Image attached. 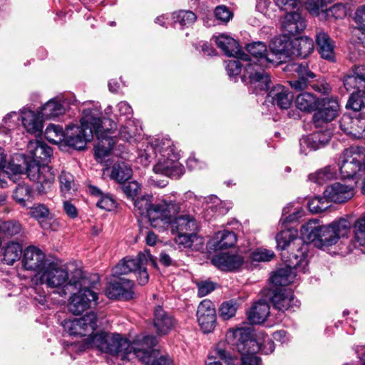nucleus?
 <instances>
[{
	"mask_svg": "<svg viewBox=\"0 0 365 365\" xmlns=\"http://www.w3.org/2000/svg\"><path fill=\"white\" fill-rule=\"evenodd\" d=\"M86 348H95L111 356H120L123 361L136 359L145 365H173L168 356H158V353L153 348L157 344L155 336L146 335L138 336L133 343L118 333L101 331L86 338Z\"/></svg>",
	"mask_w": 365,
	"mask_h": 365,
	"instance_id": "1",
	"label": "nucleus"
},
{
	"mask_svg": "<svg viewBox=\"0 0 365 365\" xmlns=\"http://www.w3.org/2000/svg\"><path fill=\"white\" fill-rule=\"evenodd\" d=\"M150 263L154 268L158 267L155 257L146 250L140 252L136 258L126 257L117 264L112 269L113 275L118 277L111 281L106 289V294L109 299H123L125 300L133 298L134 283L133 281L119 277L120 275L133 272L138 284L145 285L148 282L149 274L145 267Z\"/></svg>",
	"mask_w": 365,
	"mask_h": 365,
	"instance_id": "2",
	"label": "nucleus"
},
{
	"mask_svg": "<svg viewBox=\"0 0 365 365\" xmlns=\"http://www.w3.org/2000/svg\"><path fill=\"white\" fill-rule=\"evenodd\" d=\"M99 109L86 108L82 112L81 125H68L63 131L62 126L50 123L46 128L45 137L51 135L62 137H108L117 129L116 123L110 118H101Z\"/></svg>",
	"mask_w": 365,
	"mask_h": 365,
	"instance_id": "3",
	"label": "nucleus"
},
{
	"mask_svg": "<svg viewBox=\"0 0 365 365\" xmlns=\"http://www.w3.org/2000/svg\"><path fill=\"white\" fill-rule=\"evenodd\" d=\"M27 150L33 160L27 163L26 174L28 178L38 183L37 191L39 194L47 193L51 188L55 175L52 168L47 164H40V162H47L53 156L52 148L42 138H34L29 140Z\"/></svg>",
	"mask_w": 365,
	"mask_h": 365,
	"instance_id": "4",
	"label": "nucleus"
},
{
	"mask_svg": "<svg viewBox=\"0 0 365 365\" xmlns=\"http://www.w3.org/2000/svg\"><path fill=\"white\" fill-rule=\"evenodd\" d=\"M351 224L346 219H340L329 225H322L319 220H311L304 224L300 230L302 240L312 242L319 249L335 245L339 239L348 237Z\"/></svg>",
	"mask_w": 365,
	"mask_h": 365,
	"instance_id": "5",
	"label": "nucleus"
},
{
	"mask_svg": "<svg viewBox=\"0 0 365 365\" xmlns=\"http://www.w3.org/2000/svg\"><path fill=\"white\" fill-rule=\"evenodd\" d=\"M40 284L48 288L57 289L61 296L71 294L85 284L83 273L80 269L75 270L71 277L67 270L54 262H50L39 273Z\"/></svg>",
	"mask_w": 365,
	"mask_h": 365,
	"instance_id": "6",
	"label": "nucleus"
},
{
	"mask_svg": "<svg viewBox=\"0 0 365 365\" xmlns=\"http://www.w3.org/2000/svg\"><path fill=\"white\" fill-rule=\"evenodd\" d=\"M227 343L241 354L242 365H259L261 359L256 353L261 349L252 337L250 327L229 329L226 334Z\"/></svg>",
	"mask_w": 365,
	"mask_h": 365,
	"instance_id": "7",
	"label": "nucleus"
},
{
	"mask_svg": "<svg viewBox=\"0 0 365 365\" xmlns=\"http://www.w3.org/2000/svg\"><path fill=\"white\" fill-rule=\"evenodd\" d=\"M161 140V144H154L155 146H161V149L153 170L156 174L178 178L184 173V167L179 162L180 152L173 144L170 138Z\"/></svg>",
	"mask_w": 365,
	"mask_h": 365,
	"instance_id": "8",
	"label": "nucleus"
},
{
	"mask_svg": "<svg viewBox=\"0 0 365 365\" xmlns=\"http://www.w3.org/2000/svg\"><path fill=\"white\" fill-rule=\"evenodd\" d=\"M307 252L306 245L301 247L299 255H289L287 252H282V259L286 267L274 273L270 278L271 282L275 286L280 287H285L293 282L297 270L304 272V268L307 265Z\"/></svg>",
	"mask_w": 365,
	"mask_h": 365,
	"instance_id": "9",
	"label": "nucleus"
},
{
	"mask_svg": "<svg viewBox=\"0 0 365 365\" xmlns=\"http://www.w3.org/2000/svg\"><path fill=\"white\" fill-rule=\"evenodd\" d=\"M180 210V205L175 202L163 200L153 205L148 218L153 227L161 228L170 225Z\"/></svg>",
	"mask_w": 365,
	"mask_h": 365,
	"instance_id": "10",
	"label": "nucleus"
},
{
	"mask_svg": "<svg viewBox=\"0 0 365 365\" xmlns=\"http://www.w3.org/2000/svg\"><path fill=\"white\" fill-rule=\"evenodd\" d=\"M364 156L354 148L346 149L340 156L338 167L342 178L353 179L363 173Z\"/></svg>",
	"mask_w": 365,
	"mask_h": 365,
	"instance_id": "11",
	"label": "nucleus"
},
{
	"mask_svg": "<svg viewBox=\"0 0 365 365\" xmlns=\"http://www.w3.org/2000/svg\"><path fill=\"white\" fill-rule=\"evenodd\" d=\"M64 331L69 335L91 336L97 327V316L95 312L80 317L65 320L63 324Z\"/></svg>",
	"mask_w": 365,
	"mask_h": 365,
	"instance_id": "12",
	"label": "nucleus"
},
{
	"mask_svg": "<svg viewBox=\"0 0 365 365\" xmlns=\"http://www.w3.org/2000/svg\"><path fill=\"white\" fill-rule=\"evenodd\" d=\"M86 286V279H85V284L76 289L78 291L77 293H73L70 297L68 307L73 314H81L97 304V294Z\"/></svg>",
	"mask_w": 365,
	"mask_h": 365,
	"instance_id": "13",
	"label": "nucleus"
},
{
	"mask_svg": "<svg viewBox=\"0 0 365 365\" xmlns=\"http://www.w3.org/2000/svg\"><path fill=\"white\" fill-rule=\"evenodd\" d=\"M339 104L335 98L319 99L318 108L312 117L316 128L322 127L324 124L334 120L339 115Z\"/></svg>",
	"mask_w": 365,
	"mask_h": 365,
	"instance_id": "14",
	"label": "nucleus"
},
{
	"mask_svg": "<svg viewBox=\"0 0 365 365\" xmlns=\"http://www.w3.org/2000/svg\"><path fill=\"white\" fill-rule=\"evenodd\" d=\"M264 66H254L252 63L245 66V73L242 79L249 83L256 93L258 91H267L271 83L270 76L263 68Z\"/></svg>",
	"mask_w": 365,
	"mask_h": 365,
	"instance_id": "15",
	"label": "nucleus"
},
{
	"mask_svg": "<svg viewBox=\"0 0 365 365\" xmlns=\"http://www.w3.org/2000/svg\"><path fill=\"white\" fill-rule=\"evenodd\" d=\"M49 262L45 254L35 246H29L24 252L22 264L26 270L41 273Z\"/></svg>",
	"mask_w": 365,
	"mask_h": 365,
	"instance_id": "16",
	"label": "nucleus"
},
{
	"mask_svg": "<svg viewBox=\"0 0 365 365\" xmlns=\"http://www.w3.org/2000/svg\"><path fill=\"white\" fill-rule=\"evenodd\" d=\"M197 317L199 325L205 333L212 331L216 322V312L214 304L205 299L200 302L197 310Z\"/></svg>",
	"mask_w": 365,
	"mask_h": 365,
	"instance_id": "17",
	"label": "nucleus"
},
{
	"mask_svg": "<svg viewBox=\"0 0 365 365\" xmlns=\"http://www.w3.org/2000/svg\"><path fill=\"white\" fill-rule=\"evenodd\" d=\"M272 302L276 309L282 312L299 307V302L294 298L293 291L289 288H276L273 291Z\"/></svg>",
	"mask_w": 365,
	"mask_h": 365,
	"instance_id": "18",
	"label": "nucleus"
},
{
	"mask_svg": "<svg viewBox=\"0 0 365 365\" xmlns=\"http://www.w3.org/2000/svg\"><path fill=\"white\" fill-rule=\"evenodd\" d=\"M354 183L334 182L324 191V197L329 201L341 203L354 196Z\"/></svg>",
	"mask_w": 365,
	"mask_h": 365,
	"instance_id": "19",
	"label": "nucleus"
},
{
	"mask_svg": "<svg viewBox=\"0 0 365 365\" xmlns=\"http://www.w3.org/2000/svg\"><path fill=\"white\" fill-rule=\"evenodd\" d=\"M21 118L22 125L29 134L41 137L43 124V117L38 110L35 113L29 108H24L21 110Z\"/></svg>",
	"mask_w": 365,
	"mask_h": 365,
	"instance_id": "20",
	"label": "nucleus"
},
{
	"mask_svg": "<svg viewBox=\"0 0 365 365\" xmlns=\"http://www.w3.org/2000/svg\"><path fill=\"white\" fill-rule=\"evenodd\" d=\"M247 51L252 57L247 55V59H241L247 64L252 63L255 66H266L268 63L274 62L273 59L269 58L267 55V46L262 41L253 42L247 46Z\"/></svg>",
	"mask_w": 365,
	"mask_h": 365,
	"instance_id": "21",
	"label": "nucleus"
},
{
	"mask_svg": "<svg viewBox=\"0 0 365 365\" xmlns=\"http://www.w3.org/2000/svg\"><path fill=\"white\" fill-rule=\"evenodd\" d=\"M294 71L297 73L298 78L289 81V83L294 91H301L308 87L311 81L316 77V75L310 71L306 62L294 64Z\"/></svg>",
	"mask_w": 365,
	"mask_h": 365,
	"instance_id": "22",
	"label": "nucleus"
},
{
	"mask_svg": "<svg viewBox=\"0 0 365 365\" xmlns=\"http://www.w3.org/2000/svg\"><path fill=\"white\" fill-rule=\"evenodd\" d=\"M150 140L143 143V145L139 148L138 155L136 158V162L140 163L142 166H148L153 156H158L160 153L161 146H155L154 144H161V138H146Z\"/></svg>",
	"mask_w": 365,
	"mask_h": 365,
	"instance_id": "23",
	"label": "nucleus"
},
{
	"mask_svg": "<svg viewBox=\"0 0 365 365\" xmlns=\"http://www.w3.org/2000/svg\"><path fill=\"white\" fill-rule=\"evenodd\" d=\"M215 42L227 56L247 59L246 53L240 49L238 42L233 38L221 34L215 37Z\"/></svg>",
	"mask_w": 365,
	"mask_h": 365,
	"instance_id": "24",
	"label": "nucleus"
},
{
	"mask_svg": "<svg viewBox=\"0 0 365 365\" xmlns=\"http://www.w3.org/2000/svg\"><path fill=\"white\" fill-rule=\"evenodd\" d=\"M244 259L239 255L223 253L214 256L212 263L222 271H233L241 267Z\"/></svg>",
	"mask_w": 365,
	"mask_h": 365,
	"instance_id": "25",
	"label": "nucleus"
},
{
	"mask_svg": "<svg viewBox=\"0 0 365 365\" xmlns=\"http://www.w3.org/2000/svg\"><path fill=\"white\" fill-rule=\"evenodd\" d=\"M173 317L165 312L160 306L155 307L153 325L158 335L167 334L175 326Z\"/></svg>",
	"mask_w": 365,
	"mask_h": 365,
	"instance_id": "26",
	"label": "nucleus"
},
{
	"mask_svg": "<svg viewBox=\"0 0 365 365\" xmlns=\"http://www.w3.org/2000/svg\"><path fill=\"white\" fill-rule=\"evenodd\" d=\"M170 225L173 233L195 232L197 229L196 220L187 214L176 215Z\"/></svg>",
	"mask_w": 365,
	"mask_h": 365,
	"instance_id": "27",
	"label": "nucleus"
},
{
	"mask_svg": "<svg viewBox=\"0 0 365 365\" xmlns=\"http://www.w3.org/2000/svg\"><path fill=\"white\" fill-rule=\"evenodd\" d=\"M282 27L287 34L294 36L305 29L306 23L300 13L292 11L286 14Z\"/></svg>",
	"mask_w": 365,
	"mask_h": 365,
	"instance_id": "28",
	"label": "nucleus"
},
{
	"mask_svg": "<svg viewBox=\"0 0 365 365\" xmlns=\"http://www.w3.org/2000/svg\"><path fill=\"white\" fill-rule=\"evenodd\" d=\"M316 43L321 57L334 61L335 59L334 43L329 36L324 31L318 32L316 35Z\"/></svg>",
	"mask_w": 365,
	"mask_h": 365,
	"instance_id": "29",
	"label": "nucleus"
},
{
	"mask_svg": "<svg viewBox=\"0 0 365 365\" xmlns=\"http://www.w3.org/2000/svg\"><path fill=\"white\" fill-rule=\"evenodd\" d=\"M272 103L281 109H288L292 102L293 95L289 90L281 85L274 86L268 93Z\"/></svg>",
	"mask_w": 365,
	"mask_h": 365,
	"instance_id": "30",
	"label": "nucleus"
},
{
	"mask_svg": "<svg viewBox=\"0 0 365 365\" xmlns=\"http://www.w3.org/2000/svg\"><path fill=\"white\" fill-rule=\"evenodd\" d=\"M314 45L312 38L302 36L292 40L291 56L307 58L314 51Z\"/></svg>",
	"mask_w": 365,
	"mask_h": 365,
	"instance_id": "31",
	"label": "nucleus"
},
{
	"mask_svg": "<svg viewBox=\"0 0 365 365\" xmlns=\"http://www.w3.org/2000/svg\"><path fill=\"white\" fill-rule=\"evenodd\" d=\"M297 232L294 229H287L281 231L276 236V241L277 244V247L280 249L282 252H287L289 255H294V253H289L287 248L291 246V244L293 241L297 240ZM301 246L297 249V253H294V255H299L301 247L304 245H306L308 248V245L306 243H302L300 240H299Z\"/></svg>",
	"mask_w": 365,
	"mask_h": 365,
	"instance_id": "32",
	"label": "nucleus"
},
{
	"mask_svg": "<svg viewBox=\"0 0 365 365\" xmlns=\"http://www.w3.org/2000/svg\"><path fill=\"white\" fill-rule=\"evenodd\" d=\"M236 242L237 236L233 232L222 230L215 234L210 243L214 250H220L234 246Z\"/></svg>",
	"mask_w": 365,
	"mask_h": 365,
	"instance_id": "33",
	"label": "nucleus"
},
{
	"mask_svg": "<svg viewBox=\"0 0 365 365\" xmlns=\"http://www.w3.org/2000/svg\"><path fill=\"white\" fill-rule=\"evenodd\" d=\"M269 305L267 302H255L247 313V319L252 324L263 323L269 314Z\"/></svg>",
	"mask_w": 365,
	"mask_h": 365,
	"instance_id": "34",
	"label": "nucleus"
},
{
	"mask_svg": "<svg viewBox=\"0 0 365 365\" xmlns=\"http://www.w3.org/2000/svg\"><path fill=\"white\" fill-rule=\"evenodd\" d=\"M292 41L286 35L275 37L269 44L271 52L275 56H291Z\"/></svg>",
	"mask_w": 365,
	"mask_h": 365,
	"instance_id": "35",
	"label": "nucleus"
},
{
	"mask_svg": "<svg viewBox=\"0 0 365 365\" xmlns=\"http://www.w3.org/2000/svg\"><path fill=\"white\" fill-rule=\"evenodd\" d=\"M20 162L24 164L25 160L21 155L15 154L9 163L6 162L4 170H2V174L7 175L11 180L15 182L17 180V176L22 174L24 170V168Z\"/></svg>",
	"mask_w": 365,
	"mask_h": 365,
	"instance_id": "36",
	"label": "nucleus"
},
{
	"mask_svg": "<svg viewBox=\"0 0 365 365\" xmlns=\"http://www.w3.org/2000/svg\"><path fill=\"white\" fill-rule=\"evenodd\" d=\"M319 99L314 94L304 92L296 98V106L303 112L311 113L314 111L319 106Z\"/></svg>",
	"mask_w": 365,
	"mask_h": 365,
	"instance_id": "37",
	"label": "nucleus"
},
{
	"mask_svg": "<svg viewBox=\"0 0 365 365\" xmlns=\"http://www.w3.org/2000/svg\"><path fill=\"white\" fill-rule=\"evenodd\" d=\"M51 143L58 144L61 150L68 152L71 149L76 150H83L86 144L91 142L89 138H58V140L52 139Z\"/></svg>",
	"mask_w": 365,
	"mask_h": 365,
	"instance_id": "38",
	"label": "nucleus"
},
{
	"mask_svg": "<svg viewBox=\"0 0 365 365\" xmlns=\"http://www.w3.org/2000/svg\"><path fill=\"white\" fill-rule=\"evenodd\" d=\"M115 143V138H98V142L94 145L96 160L103 163L104 158L110 154Z\"/></svg>",
	"mask_w": 365,
	"mask_h": 365,
	"instance_id": "39",
	"label": "nucleus"
},
{
	"mask_svg": "<svg viewBox=\"0 0 365 365\" xmlns=\"http://www.w3.org/2000/svg\"><path fill=\"white\" fill-rule=\"evenodd\" d=\"M38 111L41 114V117L51 119L63 114L65 108L59 101L53 98L46 103Z\"/></svg>",
	"mask_w": 365,
	"mask_h": 365,
	"instance_id": "40",
	"label": "nucleus"
},
{
	"mask_svg": "<svg viewBox=\"0 0 365 365\" xmlns=\"http://www.w3.org/2000/svg\"><path fill=\"white\" fill-rule=\"evenodd\" d=\"M22 255V247L16 242H9L3 250L4 261L7 264H13Z\"/></svg>",
	"mask_w": 365,
	"mask_h": 365,
	"instance_id": "41",
	"label": "nucleus"
},
{
	"mask_svg": "<svg viewBox=\"0 0 365 365\" xmlns=\"http://www.w3.org/2000/svg\"><path fill=\"white\" fill-rule=\"evenodd\" d=\"M175 26H179L180 29L188 28L197 19L196 14L189 10H180L173 14Z\"/></svg>",
	"mask_w": 365,
	"mask_h": 365,
	"instance_id": "42",
	"label": "nucleus"
},
{
	"mask_svg": "<svg viewBox=\"0 0 365 365\" xmlns=\"http://www.w3.org/2000/svg\"><path fill=\"white\" fill-rule=\"evenodd\" d=\"M329 143V138H323L322 140L319 138H300V152L307 155L311 151L324 148Z\"/></svg>",
	"mask_w": 365,
	"mask_h": 365,
	"instance_id": "43",
	"label": "nucleus"
},
{
	"mask_svg": "<svg viewBox=\"0 0 365 365\" xmlns=\"http://www.w3.org/2000/svg\"><path fill=\"white\" fill-rule=\"evenodd\" d=\"M132 169L125 162L115 163L111 170L110 177L118 182H124L132 176Z\"/></svg>",
	"mask_w": 365,
	"mask_h": 365,
	"instance_id": "44",
	"label": "nucleus"
},
{
	"mask_svg": "<svg viewBox=\"0 0 365 365\" xmlns=\"http://www.w3.org/2000/svg\"><path fill=\"white\" fill-rule=\"evenodd\" d=\"M29 213L31 217L36 219L42 228H48L46 220L49 217L50 210L46 205L43 204H36L31 207Z\"/></svg>",
	"mask_w": 365,
	"mask_h": 365,
	"instance_id": "45",
	"label": "nucleus"
},
{
	"mask_svg": "<svg viewBox=\"0 0 365 365\" xmlns=\"http://www.w3.org/2000/svg\"><path fill=\"white\" fill-rule=\"evenodd\" d=\"M334 169L331 166H326L316 173L309 175V179L319 185H322L331 180L335 176Z\"/></svg>",
	"mask_w": 365,
	"mask_h": 365,
	"instance_id": "46",
	"label": "nucleus"
},
{
	"mask_svg": "<svg viewBox=\"0 0 365 365\" xmlns=\"http://www.w3.org/2000/svg\"><path fill=\"white\" fill-rule=\"evenodd\" d=\"M13 197L16 202L25 207L26 202L31 198V187L25 184H19L14 190Z\"/></svg>",
	"mask_w": 365,
	"mask_h": 365,
	"instance_id": "47",
	"label": "nucleus"
},
{
	"mask_svg": "<svg viewBox=\"0 0 365 365\" xmlns=\"http://www.w3.org/2000/svg\"><path fill=\"white\" fill-rule=\"evenodd\" d=\"M353 232L355 242L359 246H365V214L354 222Z\"/></svg>",
	"mask_w": 365,
	"mask_h": 365,
	"instance_id": "48",
	"label": "nucleus"
},
{
	"mask_svg": "<svg viewBox=\"0 0 365 365\" xmlns=\"http://www.w3.org/2000/svg\"><path fill=\"white\" fill-rule=\"evenodd\" d=\"M21 225L16 221H2L0 223V235L4 237H13L19 234Z\"/></svg>",
	"mask_w": 365,
	"mask_h": 365,
	"instance_id": "49",
	"label": "nucleus"
},
{
	"mask_svg": "<svg viewBox=\"0 0 365 365\" xmlns=\"http://www.w3.org/2000/svg\"><path fill=\"white\" fill-rule=\"evenodd\" d=\"M303 214L304 210L301 207L298 206L294 208L292 204H289L284 207L282 210V220H283V223L294 222L302 217Z\"/></svg>",
	"mask_w": 365,
	"mask_h": 365,
	"instance_id": "50",
	"label": "nucleus"
},
{
	"mask_svg": "<svg viewBox=\"0 0 365 365\" xmlns=\"http://www.w3.org/2000/svg\"><path fill=\"white\" fill-rule=\"evenodd\" d=\"M59 182L61 191L64 195L76 190L74 178L69 173L62 171L59 175Z\"/></svg>",
	"mask_w": 365,
	"mask_h": 365,
	"instance_id": "51",
	"label": "nucleus"
},
{
	"mask_svg": "<svg viewBox=\"0 0 365 365\" xmlns=\"http://www.w3.org/2000/svg\"><path fill=\"white\" fill-rule=\"evenodd\" d=\"M153 205L152 196L150 195H143L134 201L135 209L140 215L148 217Z\"/></svg>",
	"mask_w": 365,
	"mask_h": 365,
	"instance_id": "52",
	"label": "nucleus"
},
{
	"mask_svg": "<svg viewBox=\"0 0 365 365\" xmlns=\"http://www.w3.org/2000/svg\"><path fill=\"white\" fill-rule=\"evenodd\" d=\"M13 117L19 119V117L16 112H11L6 115L3 120V125L0 126V135H8L10 136L18 135L19 133L16 131V128L15 124L10 121V119Z\"/></svg>",
	"mask_w": 365,
	"mask_h": 365,
	"instance_id": "53",
	"label": "nucleus"
},
{
	"mask_svg": "<svg viewBox=\"0 0 365 365\" xmlns=\"http://www.w3.org/2000/svg\"><path fill=\"white\" fill-rule=\"evenodd\" d=\"M365 106V94L362 92H353L346 104L347 108L359 111Z\"/></svg>",
	"mask_w": 365,
	"mask_h": 365,
	"instance_id": "54",
	"label": "nucleus"
},
{
	"mask_svg": "<svg viewBox=\"0 0 365 365\" xmlns=\"http://www.w3.org/2000/svg\"><path fill=\"white\" fill-rule=\"evenodd\" d=\"M208 208L218 212L220 215H225L231 208V203L222 202L217 196H212L210 197Z\"/></svg>",
	"mask_w": 365,
	"mask_h": 365,
	"instance_id": "55",
	"label": "nucleus"
},
{
	"mask_svg": "<svg viewBox=\"0 0 365 365\" xmlns=\"http://www.w3.org/2000/svg\"><path fill=\"white\" fill-rule=\"evenodd\" d=\"M329 202L325 197H315L309 201L308 207L312 213H320L329 207Z\"/></svg>",
	"mask_w": 365,
	"mask_h": 365,
	"instance_id": "56",
	"label": "nucleus"
},
{
	"mask_svg": "<svg viewBox=\"0 0 365 365\" xmlns=\"http://www.w3.org/2000/svg\"><path fill=\"white\" fill-rule=\"evenodd\" d=\"M237 309V303L232 300L223 302L219 309L220 316L227 320L234 317Z\"/></svg>",
	"mask_w": 365,
	"mask_h": 365,
	"instance_id": "57",
	"label": "nucleus"
},
{
	"mask_svg": "<svg viewBox=\"0 0 365 365\" xmlns=\"http://www.w3.org/2000/svg\"><path fill=\"white\" fill-rule=\"evenodd\" d=\"M142 127L140 122L128 121L125 127L120 130V134L123 137H137L141 135Z\"/></svg>",
	"mask_w": 365,
	"mask_h": 365,
	"instance_id": "58",
	"label": "nucleus"
},
{
	"mask_svg": "<svg viewBox=\"0 0 365 365\" xmlns=\"http://www.w3.org/2000/svg\"><path fill=\"white\" fill-rule=\"evenodd\" d=\"M175 238V242L184 248L191 247L192 242L198 240V237L195 232L176 233Z\"/></svg>",
	"mask_w": 365,
	"mask_h": 365,
	"instance_id": "59",
	"label": "nucleus"
},
{
	"mask_svg": "<svg viewBox=\"0 0 365 365\" xmlns=\"http://www.w3.org/2000/svg\"><path fill=\"white\" fill-rule=\"evenodd\" d=\"M274 257V253L272 250L266 249H257L252 252L250 257L255 262H269Z\"/></svg>",
	"mask_w": 365,
	"mask_h": 365,
	"instance_id": "60",
	"label": "nucleus"
},
{
	"mask_svg": "<svg viewBox=\"0 0 365 365\" xmlns=\"http://www.w3.org/2000/svg\"><path fill=\"white\" fill-rule=\"evenodd\" d=\"M121 190L128 197L134 200L135 197H136L140 191L141 186L136 181H130L127 183H124L121 186Z\"/></svg>",
	"mask_w": 365,
	"mask_h": 365,
	"instance_id": "61",
	"label": "nucleus"
},
{
	"mask_svg": "<svg viewBox=\"0 0 365 365\" xmlns=\"http://www.w3.org/2000/svg\"><path fill=\"white\" fill-rule=\"evenodd\" d=\"M240 60H241V58H235V59H231L225 62L226 71L229 76H237L240 73L242 67L244 66L245 68L247 63L242 64Z\"/></svg>",
	"mask_w": 365,
	"mask_h": 365,
	"instance_id": "62",
	"label": "nucleus"
},
{
	"mask_svg": "<svg viewBox=\"0 0 365 365\" xmlns=\"http://www.w3.org/2000/svg\"><path fill=\"white\" fill-rule=\"evenodd\" d=\"M215 16L222 23H227L233 16L232 12L224 5L217 6L215 9Z\"/></svg>",
	"mask_w": 365,
	"mask_h": 365,
	"instance_id": "63",
	"label": "nucleus"
},
{
	"mask_svg": "<svg viewBox=\"0 0 365 365\" xmlns=\"http://www.w3.org/2000/svg\"><path fill=\"white\" fill-rule=\"evenodd\" d=\"M327 17H333L335 19H342L346 15V7L341 4H336L326 10Z\"/></svg>",
	"mask_w": 365,
	"mask_h": 365,
	"instance_id": "64",
	"label": "nucleus"
}]
</instances>
